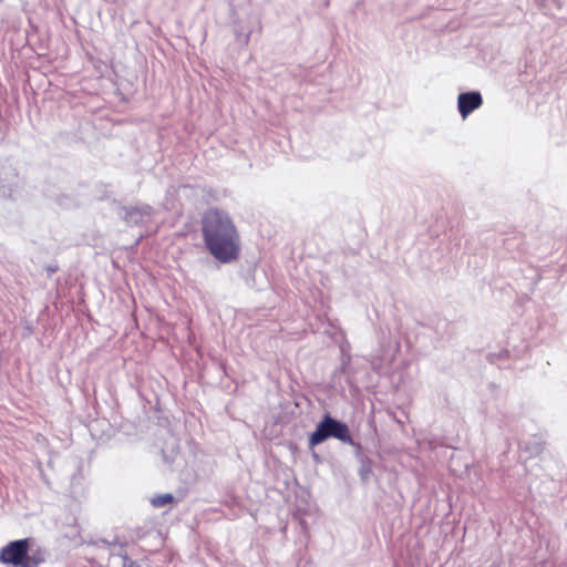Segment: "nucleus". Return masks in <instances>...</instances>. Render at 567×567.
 Returning <instances> with one entry per match:
<instances>
[{"label": "nucleus", "mask_w": 567, "mask_h": 567, "mask_svg": "<svg viewBox=\"0 0 567 567\" xmlns=\"http://www.w3.org/2000/svg\"><path fill=\"white\" fill-rule=\"evenodd\" d=\"M329 437H336L344 443L351 442V436L348 426L329 415L317 425L316 431L309 439L310 445H317Z\"/></svg>", "instance_id": "7ed1b4c3"}, {"label": "nucleus", "mask_w": 567, "mask_h": 567, "mask_svg": "<svg viewBox=\"0 0 567 567\" xmlns=\"http://www.w3.org/2000/svg\"><path fill=\"white\" fill-rule=\"evenodd\" d=\"M151 215V208L146 205L132 207L125 210V219L130 224H140L145 221Z\"/></svg>", "instance_id": "20e7f679"}, {"label": "nucleus", "mask_w": 567, "mask_h": 567, "mask_svg": "<svg viewBox=\"0 0 567 567\" xmlns=\"http://www.w3.org/2000/svg\"><path fill=\"white\" fill-rule=\"evenodd\" d=\"M205 243L210 254L221 262L237 259L239 254V235L228 215L209 210L203 223Z\"/></svg>", "instance_id": "f257e3e1"}, {"label": "nucleus", "mask_w": 567, "mask_h": 567, "mask_svg": "<svg viewBox=\"0 0 567 567\" xmlns=\"http://www.w3.org/2000/svg\"><path fill=\"white\" fill-rule=\"evenodd\" d=\"M172 501H173L172 495L171 494H165V495H161V496H157V497L153 498L152 499V504L154 506L159 507V506H163L165 504L171 503Z\"/></svg>", "instance_id": "423d86ee"}, {"label": "nucleus", "mask_w": 567, "mask_h": 567, "mask_svg": "<svg viewBox=\"0 0 567 567\" xmlns=\"http://www.w3.org/2000/svg\"><path fill=\"white\" fill-rule=\"evenodd\" d=\"M483 103L478 92L462 93L458 96L457 106H481Z\"/></svg>", "instance_id": "39448f33"}, {"label": "nucleus", "mask_w": 567, "mask_h": 567, "mask_svg": "<svg viewBox=\"0 0 567 567\" xmlns=\"http://www.w3.org/2000/svg\"><path fill=\"white\" fill-rule=\"evenodd\" d=\"M0 561L14 567H37L40 559L29 555L28 539L9 543L0 551Z\"/></svg>", "instance_id": "f03ea898"}, {"label": "nucleus", "mask_w": 567, "mask_h": 567, "mask_svg": "<svg viewBox=\"0 0 567 567\" xmlns=\"http://www.w3.org/2000/svg\"><path fill=\"white\" fill-rule=\"evenodd\" d=\"M460 110H461L462 117H463V118H466V116L468 115V113H470L473 109H460Z\"/></svg>", "instance_id": "0eeeda50"}]
</instances>
